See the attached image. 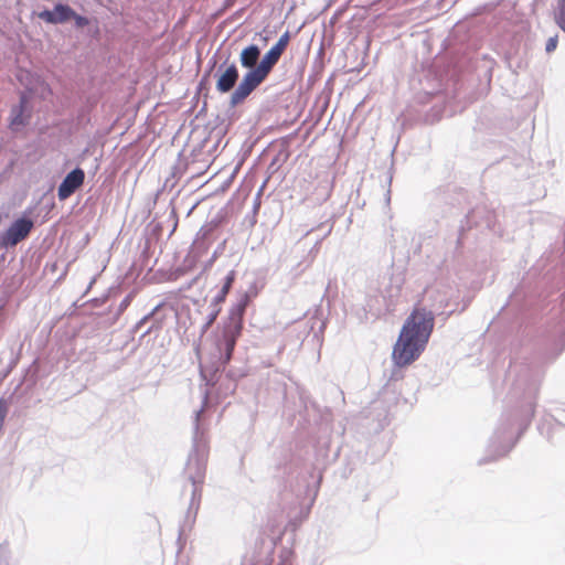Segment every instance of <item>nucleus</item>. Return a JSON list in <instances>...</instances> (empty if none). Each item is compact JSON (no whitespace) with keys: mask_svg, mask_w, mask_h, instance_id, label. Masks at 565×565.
I'll return each instance as SVG.
<instances>
[{"mask_svg":"<svg viewBox=\"0 0 565 565\" xmlns=\"http://www.w3.org/2000/svg\"><path fill=\"white\" fill-rule=\"evenodd\" d=\"M234 280H235V271L231 270L225 278L223 287L221 288V290L218 291L216 297L213 299V305L215 307H217V306L220 307L221 303H223L225 301Z\"/></svg>","mask_w":565,"mask_h":565,"instance_id":"9d476101","label":"nucleus"},{"mask_svg":"<svg viewBox=\"0 0 565 565\" xmlns=\"http://www.w3.org/2000/svg\"><path fill=\"white\" fill-rule=\"evenodd\" d=\"M72 19L75 21V24L78 28H84V26L88 25V23H89L87 18L82 17V15L77 14L76 12H75V15L72 17Z\"/></svg>","mask_w":565,"mask_h":565,"instance_id":"f8f14e48","label":"nucleus"},{"mask_svg":"<svg viewBox=\"0 0 565 565\" xmlns=\"http://www.w3.org/2000/svg\"><path fill=\"white\" fill-rule=\"evenodd\" d=\"M248 303L247 295L234 305L228 312V321L223 331V349L220 347L221 361L227 364L233 355L237 339L242 334L244 313Z\"/></svg>","mask_w":565,"mask_h":565,"instance_id":"7ed1b4c3","label":"nucleus"},{"mask_svg":"<svg viewBox=\"0 0 565 565\" xmlns=\"http://www.w3.org/2000/svg\"><path fill=\"white\" fill-rule=\"evenodd\" d=\"M220 311H221V308L218 306L215 307V310L209 317V320L206 322V328H209V327H211L213 324V322L216 320Z\"/></svg>","mask_w":565,"mask_h":565,"instance_id":"4468645a","label":"nucleus"},{"mask_svg":"<svg viewBox=\"0 0 565 565\" xmlns=\"http://www.w3.org/2000/svg\"><path fill=\"white\" fill-rule=\"evenodd\" d=\"M556 47H557V35L552 36L547 40L545 50L547 53H551V52L555 51Z\"/></svg>","mask_w":565,"mask_h":565,"instance_id":"ddd939ff","label":"nucleus"},{"mask_svg":"<svg viewBox=\"0 0 565 565\" xmlns=\"http://www.w3.org/2000/svg\"><path fill=\"white\" fill-rule=\"evenodd\" d=\"M85 173L81 168L71 171L62 181L57 189L60 200L68 199L79 186L83 185Z\"/></svg>","mask_w":565,"mask_h":565,"instance_id":"39448f33","label":"nucleus"},{"mask_svg":"<svg viewBox=\"0 0 565 565\" xmlns=\"http://www.w3.org/2000/svg\"><path fill=\"white\" fill-rule=\"evenodd\" d=\"M222 67L223 66L218 68L216 89L217 92L224 94L230 92L235 86L238 79V70L234 63L228 65L224 71H222Z\"/></svg>","mask_w":565,"mask_h":565,"instance_id":"0eeeda50","label":"nucleus"},{"mask_svg":"<svg viewBox=\"0 0 565 565\" xmlns=\"http://www.w3.org/2000/svg\"><path fill=\"white\" fill-rule=\"evenodd\" d=\"M558 8V25L565 31V0H559Z\"/></svg>","mask_w":565,"mask_h":565,"instance_id":"9b49d317","label":"nucleus"},{"mask_svg":"<svg viewBox=\"0 0 565 565\" xmlns=\"http://www.w3.org/2000/svg\"><path fill=\"white\" fill-rule=\"evenodd\" d=\"M435 324V317L426 308L415 307L406 319L393 348V360L403 367L419 358L426 348Z\"/></svg>","mask_w":565,"mask_h":565,"instance_id":"f257e3e1","label":"nucleus"},{"mask_svg":"<svg viewBox=\"0 0 565 565\" xmlns=\"http://www.w3.org/2000/svg\"><path fill=\"white\" fill-rule=\"evenodd\" d=\"M290 42V33L286 31L277 41L275 45L263 56L259 64L254 68L249 70L238 84L237 88L231 96V104L237 105L245 100L249 94L260 85L273 67L278 63L280 56L287 49Z\"/></svg>","mask_w":565,"mask_h":565,"instance_id":"f03ea898","label":"nucleus"},{"mask_svg":"<svg viewBox=\"0 0 565 565\" xmlns=\"http://www.w3.org/2000/svg\"><path fill=\"white\" fill-rule=\"evenodd\" d=\"M33 226V221L26 216L15 220L1 235V244L6 247L15 246L29 236Z\"/></svg>","mask_w":565,"mask_h":565,"instance_id":"20e7f679","label":"nucleus"},{"mask_svg":"<svg viewBox=\"0 0 565 565\" xmlns=\"http://www.w3.org/2000/svg\"><path fill=\"white\" fill-rule=\"evenodd\" d=\"M260 50L257 45H248L245 47L239 55V61L242 66L246 68L254 70L257 65V61L259 60Z\"/></svg>","mask_w":565,"mask_h":565,"instance_id":"6e6552de","label":"nucleus"},{"mask_svg":"<svg viewBox=\"0 0 565 565\" xmlns=\"http://www.w3.org/2000/svg\"><path fill=\"white\" fill-rule=\"evenodd\" d=\"M75 15V11L66 6L58 3L53 10H44L39 12L38 17L46 23L57 24L65 23Z\"/></svg>","mask_w":565,"mask_h":565,"instance_id":"423d86ee","label":"nucleus"},{"mask_svg":"<svg viewBox=\"0 0 565 565\" xmlns=\"http://www.w3.org/2000/svg\"><path fill=\"white\" fill-rule=\"evenodd\" d=\"M24 111L25 100L22 98L20 105L12 109V118L10 121V128L12 130L18 131L28 124L29 116H26Z\"/></svg>","mask_w":565,"mask_h":565,"instance_id":"1a4fd4ad","label":"nucleus"}]
</instances>
